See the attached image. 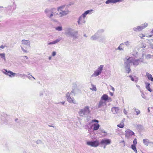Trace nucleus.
Segmentation results:
<instances>
[{"label":"nucleus","mask_w":153,"mask_h":153,"mask_svg":"<svg viewBox=\"0 0 153 153\" xmlns=\"http://www.w3.org/2000/svg\"><path fill=\"white\" fill-rule=\"evenodd\" d=\"M104 65H101L98 68L97 70L94 71L93 74L92 75V77H96L100 75L102 73Z\"/></svg>","instance_id":"obj_10"},{"label":"nucleus","mask_w":153,"mask_h":153,"mask_svg":"<svg viewBox=\"0 0 153 153\" xmlns=\"http://www.w3.org/2000/svg\"><path fill=\"white\" fill-rule=\"evenodd\" d=\"M93 11V10H90L85 11L81 16H80L78 19L77 23L79 25H83L86 22L85 19V17L88 14H91Z\"/></svg>","instance_id":"obj_3"},{"label":"nucleus","mask_w":153,"mask_h":153,"mask_svg":"<svg viewBox=\"0 0 153 153\" xmlns=\"http://www.w3.org/2000/svg\"><path fill=\"white\" fill-rule=\"evenodd\" d=\"M142 59H135L134 57H130L125 58L124 61V65L125 69L126 72L128 73L131 71L130 66L133 65L135 66L138 65L140 62H143Z\"/></svg>","instance_id":"obj_2"},{"label":"nucleus","mask_w":153,"mask_h":153,"mask_svg":"<svg viewBox=\"0 0 153 153\" xmlns=\"http://www.w3.org/2000/svg\"><path fill=\"white\" fill-rule=\"evenodd\" d=\"M108 99L107 101L108 102H111L112 101V100L111 98L108 97Z\"/></svg>","instance_id":"obj_44"},{"label":"nucleus","mask_w":153,"mask_h":153,"mask_svg":"<svg viewBox=\"0 0 153 153\" xmlns=\"http://www.w3.org/2000/svg\"><path fill=\"white\" fill-rule=\"evenodd\" d=\"M56 55V52L55 51H53L52 53V56H55Z\"/></svg>","instance_id":"obj_41"},{"label":"nucleus","mask_w":153,"mask_h":153,"mask_svg":"<svg viewBox=\"0 0 153 153\" xmlns=\"http://www.w3.org/2000/svg\"><path fill=\"white\" fill-rule=\"evenodd\" d=\"M111 143V140L110 139H104L102 140L100 142V144L103 145H107L110 144Z\"/></svg>","instance_id":"obj_12"},{"label":"nucleus","mask_w":153,"mask_h":153,"mask_svg":"<svg viewBox=\"0 0 153 153\" xmlns=\"http://www.w3.org/2000/svg\"><path fill=\"white\" fill-rule=\"evenodd\" d=\"M26 76L25 74H22V76H21V77H24L25 76Z\"/></svg>","instance_id":"obj_52"},{"label":"nucleus","mask_w":153,"mask_h":153,"mask_svg":"<svg viewBox=\"0 0 153 153\" xmlns=\"http://www.w3.org/2000/svg\"><path fill=\"white\" fill-rule=\"evenodd\" d=\"M5 47V46H4L3 45H1V46H0V48H1L2 49H4Z\"/></svg>","instance_id":"obj_48"},{"label":"nucleus","mask_w":153,"mask_h":153,"mask_svg":"<svg viewBox=\"0 0 153 153\" xmlns=\"http://www.w3.org/2000/svg\"><path fill=\"white\" fill-rule=\"evenodd\" d=\"M57 10L59 12L58 14L56 12V10L55 8L50 10L46 9L45 12L47 16L51 19H53V18H56L58 15H60V17H62L67 15L69 13V10L65 5L59 7Z\"/></svg>","instance_id":"obj_1"},{"label":"nucleus","mask_w":153,"mask_h":153,"mask_svg":"<svg viewBox=\"0 0 153 153\" xmlns=\"http://www.w3.org/2000/svg\"><path fill=\"white\" fill-rule=\"evenodd\" d=\"M26 77L28 78L29 79H31V77H32L31 76V75L30 76H27V75L26 76Z\"/></svg>","instance_id":"obj_50"},{"label":"nucleus","mask_w":153,"mask_h":153,"mask_svg":"<svg viewBox=\"0 0 153 153\" xmlns=\"http://www.w3.org/2000/svg\"><path fill=\"white\" fill-rule=\"evenodd\" d=\"M137 87H138V88H140V86H138L137 85Z\"/></svg>","instance_id":"obj_63"},{"label":"nucleus","mask_w":153,"mask_h":153,"mask_svg":"<svg viewBox=\"0 0 153 153\" xmlns=\"http://www.w3.org/2000/svg\"><path fill=\"white\" fill-rule=\"evenodd\" d=\"M122 0H108L105 2L106 4H114L118 2H122Z\"/></svg>","instance_id":"obj_13"},{"label":"nucleus","mask_w":153,"mask_h":153,"mask_svg":"<svg viewBox=\"0 0 153 153\" xmlns=\"http://www.w3.org/2000/svg\"><path fill=\"white\" fill-rule=\"evenodd\" d=\"M100 126L98 123H94L92 126V127L93 128V129L94 131L98 130Z\"/></svg>","instance_id":"obj_18"},{"label":"nucleus","mask_w":153,"mask_h":153,"mask_svg":"<svg viewBox=\"0 0 153 153\" xmlns=\"http://www.w3.org/2000/svg\"><path fill=\"white\" fill-rule=\"evenodd\" d=\"M146 88L150 92H151L152 91V90L150 88V83L148 82H146Z\"/></svg>","instance_id":"obj_23"},{"label":"nucleus","mask_w":153,"mask_h":153,"mask_svg":"<svg viewBox=\"0 0 153 153\" xmlns=\"http://www.w3.org/2000/svg\"><path fill=\"white\" fill-rule=\"evenodd\" d=\"M2 72L5 74L8 75L10 77H12L15 76H21L22 74L18 73H14L10 71H8L7 70L4 69L2 71Z\"/></svg>","instance_id":"obj_7"},{"label":"nucleus","mask_w":153,"mask_h":153,"mask_svg":"<svg viewBox=\"0 0 153 153\" xmlns=\"http://www.w3.org/2000/svg\"><path fill=\"white\" fill-rule=\"evenodd\" d=\"M31 76L34 79H35V78L33 76H32V75H31Z\"/></svg>","instance_id":"obj_58"},{"label":"nucleus","mask_w":153,"mask_h":153,"mask_svg":"<svg viewBox=\"0 0 153 153\" xmlns=\"http://www.w3.org/2000/svg\"><path fill=\"white\" fill-rule=\"evenodd\" d=\"M91 85L92 87L91 88V89L92 91H97V88L96 86L92 84Z\"/></svg>","instance_id":"obj_30"},{"label":"nucleus","mask_w":153,"mask_h":153,"mask_svg":"<svg viewBox=\"0 0 153 153\" xmlns=\"http://www.w3.org/2000/svg\"><path fill=\"white\" fill-rule=\"evenodd\" d=\"M134 110L135 111L137 115H138L139 114H140V110H139L138 109H136L135 108H134Z\"/></svg>","instance_id":"obj_33"},{"label":"nucleus","mask_w":153,"mask_h":153,"mask_svg":"<svg viewBox=\"0 0 153 153\" xmlns=\"http://www.w3.org/2000/svg\"><path fill=\"white\" fill-rule=\"evenodd\" d=\"M99 35L97 33L94 35L92 36L91 37V40H95L98 39L99 37Z\"/></svg>","instance_id":"obj_17"},{"label":"nucleus","mask_w":153,"mask_h":153,"mask_svg":"<svg viewBox=\"0 0 153 153\" xmlns=\"http://www.w3.org/2000/svg\"><path fill=\"white\" fill-rule=\"evenodd\" d=\"M90 113L89 107L86 106L83 108L80 109L78 112V114L80 117H84L88 115Z\"/></svg>","instance_id":"obj_6"},{"label":"nucleus","mask_w":153,"mask_h":153,"mask_svg":"<svg viewBox=\"0 0 153 153\" xmlns=\"http://www.w3.org/2000/svg\"><path fill=\"white\" fill-rule=\"evenodd\" d=\"M104 146L103 147V148L104 149H105L106 148V145H104Z\"/></svg>","instance_id":"obj_57"},{"label":"nucleus","mask_w":153,"mask_h":153,"mask_svg":"<svg viewBox=\"0 0 153 153\" xmlns=\"http://www.w3.org/2000/svg\"><path fill=\"white\" fill-rule=\"evenodd\" d=\"M134 134V133L130 129H128L125 131V138L127 139H129Z\"/></svg>","instance_id":"obj_11"},{"label":"nucleus","mask_w":153,"mask_h":153,"mask_svg":"<svg viewBox=\"0 0 153 153\" xmlns=\"http://www.w3.org/2000/svg\"><path fill=\"white\" fill-rule=\"evenodd\" d=\"M143 29V27L141 26H138L136 27H134L133 28V30L135 31H140Z\"/></svg>","instance_id":"obj_20"},{"label":"nucleus","mask_w":153,"mask_h":153,"mask_svg":"<svg viewBox=\"0 0 153 153\" xmlns=\"http://www.w3.org/2000/svg\"><path fill=\"white\" fill-rule=\"evenodd\" d=\"M143 141L144 144L146 146H148L149 143H151V142L149 141V140L147 139H144L143 140Z\"/></svg>","instance_id":"obj_22"},{"label":"nucleus","mask_w":153,"mask_h":153,"mask_svg":"<svg viewBox=\"0 0 153 153\" xmlns=\"http://www.w3.org/2000/svg\"><path fill=\"white\" fill-rule=\"evenodd\" d=\"M131 42L128 41H127L124 43H122V44L123 45H125L126 46H128L130 45Z\"/></svg>","instance_id":"obj_28"},{"label":"nucleus","mask_w":153,"mask_h":153,"mask_svg":"<svg viewBox=\"0 0 153 153\" xmlns=\"http://www.w3.org/2000/svg\"><path fill=\"white\" fill-rule=\"evenodd\" d=\"M60 103H61V104H62V105H64L65 103V102H60Z\"/></svg>","instance_id":"obj_53"},{"label":"nucleus","mask_w":153,"mask_h":153,"mask_svg":"<svg viewBox=\"0 0 153 153\" xmlns=\"http://www.w3.org/2000/svg\"><path fill=\"white\" fill-rule=\"evenodd\" d=\"M146 76H147L149 80L153 82V78L151 74L148 73H146Z\"/></svg>","instance_id":"obj_24"},{"label":"nucleus","mask_w":153,"mask_h":153,"mask_svg":"<svg viewBox=\"0 0 153 153\" xmlns=\"http://www.w3.org/2000/svg\"><path fill=\"white\" fill-rule=\"evenodd\" d=\"M102 133H106V132L104 130H102Z\"/></svg>","instance_id":"obj_54"},{"label":"nucleus","mask_w":153,"mask_h":153,"mask_svg":"<svg viewBox=\"0 0 153 153\" xmlns=\"http://www.w3.org/2000/svg\"><path fill=\"white\" fill-rule=\"evenodd\" d=\"M30 42L28 40L23 39L21 41V43L20 45L21 50L23 52L27 53V47H30Z\"/></svg>","instance_id":"obj_5"},{"label":"nucleus","mask_w":153,"mask_h":153,"mask_svg":"<svg viewBox=\"0 0 153 153\" xmlns=\"http://www.w3.org/2000/svg\"><path fill=\"white\" fill-rule=\"evenodd\" d=\"M148 112H150V110H149V108H148Z\"/></svg>","instance_id":"obj_56"},{"label":"nucleus","mask_w":153,"mask_h":153,"mask_svg":"<svg viewBox=\"0 0 153 153\" xmlns=\"http://www.w3.org/2000/svg\"><path fill=\"white\" fill-rule=\"evenodd\" d=\"M65 34L68 36L72 37L74 39H76L78 37L77 32L71 28L66 29Z\"/></svg>","instance_id":"obj_4"},{"label":"nucleus","mask_w":153,"mask_h":153,"mask_svg":"<svg viewBox=\"0 0 153 153\" xmlns=\"http://www.w3.org/2000/svg\"><path fill=\"white\" fill-rule=\"evenodd\" d=\"M148 24L146 23H145L144 24L142 25L141 26L143 27V29H144L147 26Z\"/></svg>","instance_id":"obj_35"},{"label":"nucleus","mask_w":153,"mask_h":153,"mask_svg":"<svg viewBox=\"0 0 153 153\" xmlns=\"http://www.w3.org/2000/svg\"><path fill=\"white\" fill-rule=\"evenodd\" d=\"M92 121L93 122L98 123L99 122V121L96 120H92Z\"/></svg>","instance_id":"obj_45"},{"label":"nucleus","mask_w":153,"mask_h":153,"mask_svg":"<svg viewBox=\"0 0 153 153\" xmlns=\"http://www.w3.org/2000/svg\"><path fill=\"white\" fill-rule=\"evenodd\" d=\"M48 59H49V60H51V59H52V57H51V56H49V57Z\"/></svg>","instance_id":"obj_55"},{"label":"nucleus","mask_w":153,"mask_h":153,"mask_svg":"<svg viewBox=\"0 0 153 153\" xmlns=\"http://www.w3.org/2000/svg\"><path fill=\"white\" fill-rule=\"evenodd\" d=\"M131 148L135 152V153H137V151L136 148V146L131 145Z\"/></svg>","instance_id":"obj_26"},{"label":"nucleus","mask_w":153,"mask_h":153,"mask_svg":"<svg viewBox=\"0 0 153 153\" xmlns=\"http://www.w3.org/2000/svg\"><path fill=\"white\" fill-rule=\"evenodd\" d=\"M55 29L56 30L58 31H61L62 30V27L61 26H59L56 27Z\"/></svg>","instance_id":"obj_32"},{"label":"nucleus","mask_w":153,"mask_h":153,"mask_svg":"<svg viewBox=\"0 0 153 153\" xmlns=\"http://www.w3.org/2000/svg\"><path fill=\"white\" fill-rule=\"evenodd\" d=\"M140 47L141 48H145L146 47V45L144 43H142Z\"/></svg>","instance_id":"obj_37"},{"label":"nucleus","mask_w":153,"mask_h":153,"mask_svg":"<svg viewBox=\"0 0 153 153\" xmlns=\"http://www.w3.org/2000/svg\"><path fill=\"white\" fill-rule=\"evenodd\" d=\"M0 57L4 61H6V59L5 57V53H0Z\"/></svg>","instance_id":"obj_25"},{"label":"nucleus","mask_w":153,"mask_h":153,"mask_svg":"<svg viewBox=\"0 0 153 153\" xmlns=\"http://www.w3.org/2000/svg\"><path fill=\"white\" fill-rule=\"evenodd\" d=\"M110 87L111 88L110 89L112 90L113 91H114L115 90L114 88L111 85H110Z\"/></svg>","instance_id":"obj_42"},{"label":"nucleus","mask_w":153,"mask_h":153,"mask_svg":"<svg viewBox=\"0 0 153 153\" xmlns=\"http://www.w3.org/2000/svg\"><path fill=\"white\" fill-rule=\"evenodd\" d=\"M151 36H152V35H149V36H148V37H151Z\"/></svg>","instance_id":"obj_59"},{"label":"nucleus","mask_w":153,"mask_h":153,"mask_svg":"<svg viewBox=\"0 0 153 153\" xmlns=\"http://www.w3.org/2000/svg\"><path fill=\"white\" fill-rule=\"evenodd\" d=\"M122 45H123L122 43L120 44V45L117 48V50H118L119 51H124V49L122 48Z\"/></svg>","instance_id":"obj_29"},{"label":"nucleus","mask_w":153,"mask_h":153,"mask_svg":"<svg viewBox=\"0 0 153 153\" xmlns=\"http://www.w3.org/2000/svg\"><path fill=\"white\" fill-rule=\"evenodd\" d=\"M84 36L85 37H87V36H86V34H85L84 35Z\"/></svg>","instance_id":"obj_61"},{"label":"nucleus","mask_w":153,"mask_h":153,"mask_svg":"<svg viewBox=\"0 0 153 153\" xmlns=\"http://www.w3.org/2000/svg\"><path fill=\"white\" fill-rule=\"evenodd\" d=\"M104 30L103 29H101L99 30L97 32L98 34L99 35V34L100 33H102L104 32Z\"/></svg>","instance_id":"obj_36"},{"label":"nucleus","mask_w":153,"mask_h":153,"mask_svg":"<svg viewBox=\"0 0 153 153\" xmlns=\"http://www.w3.org/2000/svg\"><path fill=\"white\" fill-rule=\"evenodd\" d=\"M149 45L150 46V47L152 49H153V42H149Z\"/></svg>","instance_id":"obj_39"},{"label":"nucleus","mask_w":153,"mask_h":153,"mask_svg":"<svg viewBox=\"0 0 153 153\" xmlns=\"http://www.w3.org/2000/svg\"><path fill=\"white\" fill-rule=\"evenodd\" d=\"M61 40V38H59L53 41L48 42L47 44L48 45H54L59 42Z\"/></svg>","instance_id":"obj_14"},{"label":"nucleus","mask_w":153,"mask_h":153,"mask_svg":"<svg viewBox=\"0 0 153 153\" xmlns=\"http://www.w3.org/2000/svg\"><path fill=\"white\" fill-rule=\"evenodd\" d=\"M108 96L106 94H104L101 97V100H102V101L106 102L107 101V99H108Z\"/></svg>","instance_id":"obj_21"},{"label":"nucleus","mask_w":153,"mask_h":153,"mask_svg":"<svg viewBox=\"0 0 153 153\" xmlns=\"http://www.w3.org/2000/svg\"><path fill=\"white\" fill-rule=\"evenodd\" d=\"M50 126V127H54V126H51V125H50V126Z\"/></svg>","instance_id":"obj_62"},{"label":"nucleus","mask_w":153,"mask_h":153,"mask_svg":"<svg viewBox=\"0 0 153 153\" xmlns=\"http://www.w3.org/2000/svg\"><path fill=\"white\" fill-rule=\"evenodd\" d=\"M23 57L24 59H28V57L26 56H24Z\"/></svg>","instance_id":"obj_49"},{"label":"nucleus","mask_w":153,"mask_h":153,"mask_svg":"<svg viewBox=\"0 0 153 153\" xmlns=\"http://www.w3.org/2000/svg\"><path fill=\"white\" fill-rule=\"evenodd\" d=\"M141 96L144 99L146 98V97H145L144 94L143 93L142 94Z\"/></svg>","instance_id":"obj_43"},{"label":"nucleus","mask_w":153,"mask_h":153,"mask_svg":"<svg viewBox=\"0 0 153 153\" xmlns=\"http://www.w3.org/2000/svg\"><path fill=\"white\" fill-rule=\"evenodd\" d=\"M123 121H124L122 120L121 123H120L119 124L117 125V127L120 128H123L124 127V124L123 123Z\"/></svg>","instance_id":"obj_27"},{"label":"nucleus","mask_w":153,"mask_h":153,"mask_svg":"<svg viewBox=\"0 0 153 153\" xmlns=\"http://www.w3.org/2000/svg\"><path fill=\"white\" fill-rule=\"evenodd\" d=\"M139 36L141 38L143 39V37H144L145 36L144 35L141 34L139 35Z\"/></svg>","instance_id":"obj_40"},{"label":"nucleus","mask_w":153,"mask_h":153,"mask_svg":"<svg viewBox=\"0 0 153 153\" xmlns=\"http://www.w3.org/2000/svg\"><path fill=\"white\" fill-rule=\"evenodd\" d=\"M72 94L68 92L66 94V97L67 101L70 103H73L74 104L78 105V102L74 99L73 97H71L70 95Z\"/></svg>","instance_id":"obj_8"},{"label":"nucleus","mask_w":153,"mask_h":153,"mask_svg":"<svg viewBox=\"0 0 153 153\" xmlns=\"http://www.w3.org/2000/svg\"><path fill=\"white\" fill-rule=\"evenodd\" d=\"M106 105V102L100 100L98 104V108H100L104 107Z\"/></svg>","instance_id":"obj_15"},{"label":"nucleus","mask_w":153,"mask_h":153,"mask_svg":"<svg viewBox=\"0 0 153 153\" xmlns=\"http://www.w3.org/2000/svg\"><path fill=\"white\" fill-rule=\"evenodd\" d=\"M80 92V91L78 89H75L72 90L70 92L71 94L73 93L74 95L78 94Z\"/></svg>","instance_id":"obj_19"},{"label":"nucleus","mask_w":153,"mask_h":153,"mask_svg":"<svg viewBox=\"0 0 153 153\" xmlns=\"http://www.w3.org/2000/svg\"><path fill=\"white\" fill-rule=\"evenodd\" d=\"M123 112L125 114H127V111L125 109L123 110Z\"/></svg>","instance_id":"obj_47"},{"label":"nucleus","mask_w":153,"mask_h":153,"mask_svg":"<svg viewBox=\"0 0 153 153\" xmlns=\"http://www.w3.org/2000/svg\"><path fill=\"white\" fill-rule=\"evenodd\" d=\"M130 77L132 81H135V82H137V79L136 77H132L131 76H130Z\"/></svg>","instance_id":"obj_31"},{"label":"nucleus","mask_w":153,"mask_h":153,"mask_svg":"<svg viewBox=\"0 0 153 153\" xmlns=\"http://www.w3.org/2000/svg\"><path fill=\"white\" fill-rule=\"evenodd\" d=\"M152 57H153V56H152L150 54H148L146 56V58L149 59L151 58Z\"/></svg>","instance_id":"obj_38"},{"label":"nucleus","mask_w":153,"mask_h":153,"mask_svg":"<svg viewBox=\"0 0 153 153\" xmlns=\"http://www.w3.org/2000/svg\"><path fill=\"white\" fill-rule=\"evenodd\" d=\"M119 111V108L117 107H114L112 108L111 111L114 114L117 113Z\"/></svg>","instance_id":"obj_16"},{"label":"nucleus","mask_w":153,"mask_h":153,"mask_svg":"<svg viewBox=\"0 0 153 153\" xmlns=\"http://www.w3.org/2000/svg\"><path fill=\"white\" fill-rule=\"evenodd\" d=\"M137 139L135 138L134 139L133 141V144L131 145H134V146H136L137 144Z\"/></svg>","instance_id":"obj_34"},{"label":"nucleus","mask_w":153,"mask_h":153,"mask_svg":"<svg viewBox=\"0 0 153 153\" xmlns=\"http://www.w3.org/2000/svg\"><path fill=\"white\" fill-rule=\"evenodd\" d=\"M86 144L91 147L96 148L99 145L100 143L98 140H96L94 141H88L86 142Z\"/></svg>","instance_id":"obj_9"},{"label":"nucleus","mask_w":153,"mask_h":153,"mask_svg":"<svg viewBox=\"0 0 153 153\" xmlns=\"http://www.w3.org/2000/svg\"><path fill=\"white\" fill-rule=\"evenodd\" d=\"M151 144H152V146H153V142H151Z\"/></svg>","instance_id":"obj_60"},{"label":"nucleus","mask_w":153,"mask_h":153,"mask_svg":"<svg viewBox=\"0 0 153 153\" xmlns=\"http://www.w3.org/2000/svg\"><path fill=\"white\" fill-rule=\"evenodd\" d=\"M110 95L111 96H113V93H112V92H110Z\"/></svg>","instance_id":"obj_51"},{"label":"nucleus","mask_w":153,"mask_h":153,"mask_svg":"<svg viewBox=\"0 0 153 153\" xmlns=\"http://www.w3.org/2000/svg\"><path fill=\"white\" fill-rule=\"evenodd\" d=\"M120 143H123V145L124 146H125V141L124 140L121 141L120 142Z\"/></svg>","instance_id":"obj_46"}]
</instances>
